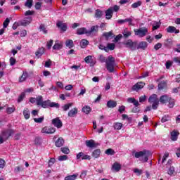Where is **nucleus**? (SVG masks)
Returning <instances> with one entry per match:
<instances>
[{
	"label": "nucleus",
	"instance_id": "f257e3e1",
	"mask_svg": "<svg viewBox=\"0 0 180 180\" xmlns=\"http://www.w3.org/2000/svg\"><path fill=\"white\" fill-rule=\"evenodd\" d=\"M115 65H116V60L115 57L109 56L105 60V67L109 72H115Z\"/></svg>",
	"mask_w": 180,
	"mask_h": 180
},
{
	"label": "nucleus",
	"instance_id": "f03ea898",
	"mask_svg": "<svg viewBox=\"0 0 180 180\" xmlns=\"http://www.w3.org/2000/svg\"><path fill=\"white\" fill-rule=\"evenodd\" d=\"M32 20H33L32 17H25L23 20H21L19 22H14L12 28L13 29V30H16L18 27H19V26H27V25H30Z\"/></svg>",
	"mask_w": 180,
	"mask_h": 180
},
{
	"label": "nucleus",
	"instance_id": "7ed1b4c3",
	"mask_svg": "<svg viewBox=\"0 0 180 180\" xmlns=\"http://www.w3.org/2000/svg\"><path fill=\"white\" fill-rule=\"evenodd\" d=\"M149 155H150V153H148V151L147 150H143V151L135 153V158H141L140 160L143 162H147L148 161Z\"/></svg>",
	"mask_w": 180,
	"mask_h": 180
},
{
	"label": "nucleus",
	"instance_id": "20e7f679",
	"mask_svg": "<svg viewBox=\"0 0 180 180\" xmlns=\"http://www.w3.org/2000/svg\"><path fill=\"white\" fill-rule=\"evenodd\" d=\"M148 102L149 103H153L152 108L154 110H156V109L158 108V105H160V99H158L157 94L151 95L148 98Z\"/></svg>",
	"mask_w": 180,
	"mask_h": 180
},
{
	"label": "nucleus",
	"instance_id": "39448f33",
	"mask_svg": "<svg viewBox=\"0 0 180 180\" xmlns=\"http://www.w3.org/2000/svg\"><path fill=\"white\" fill-rule=\"evenodd\" d=\"M41 106V108H44V109H47V108H56V109H58V108H60V104L58 103L51 102L50 100H46L43 101Z\"/></svg>",
	"mask_w": 180,
	"mask_h": 180
},
{
	"label": "nucleus",
	"instance_id": "423d86ee",
	"mask_svg": "<svg viewBox=\"0 0 180 180\" xmlns=\"http://www.w3.org/2000/svg\"><path fill=\"white\" fill-rule=\"evenodd\" d=\"M135 33V36H139V37H144V36H147L148 33V29L146 27H141L139 29L134 30Z\"/></svg>",
	"mask_w": 180,
	"mask_h": 180
},
{
	"label": "nucleus",
	"instance_id": "0eeeda50",
	"mask_svg": "<svg viewBox=\"0 0 180 180\" xmlns=\"http://www.w3.org/2000/svg\"><path fill=\"white\" fill-rule=\"evenodd\" d=\"M124 46L127 47V49H130L132 51L136 50V46H137V41H134L131 39H128L123 42Z\"/></svg>",
	"mask_w": 180,
	"mask_h": 180
},
{
	"label": "nucleus",
	"instance_id": "6e6552de",
	"mask_svg": "<svg viewBox=\"0 0 180 180\" xmlns=\"http://www.w3.org/2000/svg\"><path fill=\"white\" fill-rule=\"evenodd\" d=\"M13 133H15V131H13V129H7V130L3 131L1 132V136L4 140V142L6 141V140L9 139L10 136H12V134H13Z\"/></svg>",
	"mask_w": 180,
	"mask_h": 180
},
{
	"label": "nucleus",
	"instance_id": "1a4fd4ad",
	"mask_svg": "<svg viewBox=\"0 0 180 180\" xmlns=\"http://www.w3.org/2000/svg\"><path fill=\"white\" fill-rule=\"evenodd\" d=\"M41 133H45V134H53L56 133V128L52 127H45L42 128Z\"/></svg>",
	"mask_w": 180,
	"mask_h": 180
},
{
	"label": "nucleus",
	"instance_id": "9d476101",
	"mask_svg": "<svg viewBox=\"0 0 180 180\" xmlns=\"http://www.w3.org/2000/svg\"><path fill=\"white\" fill-rule=\"evenodd\" d=\"M52 124L57 127V129H61L63 127V122L60 120V117H56L52 120Z\"/></svg>",
	"mask_w": 180,
	"mask_h": 180
},
{
	"label": "nucleus",
	"instance_id": "9b49d317",
	"mask_svg": "<svg viewBox=\"0 0 180 180\" xmlns=\"http://www.w3.org/2000/svg\"><path fill=\"white\" fill-rule=\"evenodd\" d=\"M148 46L147 41H140L139 44H136V49L137 50H146Z\"/></svg>",
	"mask_w": 180,
	"mask_h": 180
},
{
	"label": "nucleus",
	"instance_id": "f8f14e48",
	"mask_svg": "<svg viewBox=\"0 0 180 180\" xmlns=\"http://www.w3.org/2000/svg\"><path fill=\"white\" fill-rule=\"evenodd\" d=\"M145 85L146 84L143 82H138L132 86V91H139V89H142V88H144Z\"/></svg>",
	"mask_w": 180,
	"mask_h": 180
},
{
	"label": "nucleus",
	"instance_id": "ddd939ff",
	"mask_svg": "<svg viewBox=\"0 0 180 180\" xmlns=\"http://www.w3.org/2000/svg\"><path fill=\"white\" fill-rule=\"evenodd\" d=\"M169 98L171 97L168 95L161 96L159 99V102H160V103H162V105L165 103H168V101H169Z\"/></svg>",
	"mask_w": 180,
	"mask_h": 180
},
{
	"label": "nucleus",
	"instance_id": "4468645a",
	"mask_svg": "<svg viewBox=\"0 0 180 180\" xmlns=\"http://www.w3.org/2000/svg\"><path fill=\"white\" fill-rule=\"evenodd\" d=\"M56 26H57V27L60 29V30H62V32H67V24L63 23V22H61V21H58L56 23Z\"/></svg>",
	"mask_w": 180,
	"mask_h": 180
},
{
	"label": "nucleus",
	"instance_id": "2eb2a0df",
	"mask_svg": "<svg viewBox=\"0 0 180 180\" xmlns=\"http://www.w3.org/2000/svg\"><path fill=\"white\" fill-rule=\"evenodd\" d=\"M85 63L90 64V67H94L95 65V60L92 59V56H88L84 58Z\"/></svg>",
	"mask_w": 180,
	"mask_h": 180
},
{
	"label": "nucleus",
	"instance_id": "dca6fc26",
	"mask_svg": "<svg viewBox=\"0 0 180 180\" xmlns=\"http://www.w3.org/2000/svg\"><path fill=\"white\" fill-rule=\"evenodd\" d=\"M64 139H63V137H60L55 141V146L58 148L63 147V146H64Z\"/></svg>",
	"mask_w": 180,
	"mask_h": 180
},
{
	"label": "nucleus",
	"instance_id": "f3484780",
	"mask_svg": "<svg viewBox=\"0 0 180 180\" xmlns=\"http://www.w3.org/2000/svg\"><path fill=\"white\" fill-rule=\"evenodd\" d=\"M113 16V8H109L106 11H105V19H112V17Z\"/></svg>",
	"mask_w": 180,
	"mask_h": 180
},
{
	"label": "nucleus",
	"instance_id": "a211bd4d",
	"mask_svg": "<svg viewBox=\"0 0 180 180\" xmlns=\"http://www.w3.org/2000/svg\"><path fill=\"white\" fill-rule=\"evenodd\" d=\"M77 114H78V108H74L73 109L70 110L68 112V116H69V117H75V116H77Z\"/></svg>",
	"mask_w": 180,
	"mask_h": 180
},
{
	"label": "nucleus",
	"instance_id": "6ab92c4d",
	"mask_svg": "<svg viewBox=\"0 0 180 180\" xmlns=\"http://www.w3.org/2000/svg\"><path fill=\"white\" fill-rule=\"evenodd\" d=\"M167 33H175L176 34L179 33V30H176V27L174 26H169L167 28Z\"/></svg>",
	"mask_w": 180,
	"mask_h": 180
},
{
	"label": "nucleus",
	"instance_id": "aec40b11",
	"mask_svg": "<svg viewBox=\"0 0 180 180\" xmlns=\"http://www.w3.org/2000/svg\"><path fill=\"white\" fill-rule=\"evenodd\" d=\"M77 34L81 36L82 34H88V30L85 27H81L77 30Z\"/></svg>",
	"mask_w": 180,
	"mask_h": 180
},
{
	"label": "nucleus",
	"instance_id": "412c9836",
	"mask_svg": "<svg viewBox=\"0 0 180 180\" xmlns=\"http://www.w3.org/2000/svg\"><path fill=\"white\" fill-rule=\"evenodd\" d=\"M86 146L89 148H96V143L94 141V140L86 141Z\"/></svg>",
	"mask_w": 180,
	"mask_h": 180
},
{
	"label": "nucleus",
	"instance_id": "4be33fe9",
	"mask_svg": "<svg viewBox=\"0 0 180 180\" xmlns=\"http://www.w3.org/2000/svg\"><path fill=\"white\" fill-rule=\"evenodd\" d=\"M178 136H179V132L176 131H173L171 132V140L172 141H176L178 140Z\"/></svg>",
	"mask_w": 180,
	"mask_h": 180
},
{
	"label": "nucleus",
	"instance_id": "5701e85b",
	"mask_svg": "<svg viewBox=\"0 0 180 180\" xmlns=\"http://www.w3.org/2000/svg\"><path fill=\"white\" fill-rule=\"evenodd\" d=\"M127 102L129 103H133L134 106H139L140 103H139V101L136 100L134 98H128L127 99Z\"/></svg>",
	"mask_w": 180,
	"mask_h": 180
},
{
	"label": "nucleus",
	"instance_id": "b1692460",
	"mask_svg": "<svg viewBox=\"0 0 180 180\" xmlns=\"http://www.w3.org/2000/svg\"><path fill=\"white\" fill-rule=\"evenodd\" d=\"M44 54V48H39L38 50L35 52V56L37 57V58H40Z\"/></svg>",
	"mask_w": 180,
	"mask_h": 180
},
{
	"label": "nucleus",
	"instance_id": "393cba45",
	"mask_svg": "<svg viewBox=\"0 0 180 180\" xmlns=\"http://www.w3.org/2000/svg\"><path fill=\"white\" fill-rule=\"evenodd\" d=\"M116 106H117V103H116L115 101L110 100L107 102V108L113 109V108H116Z\"/></svg>",
	"mask_w": 180,
	"mask_h": 180
},
{
	"label": "nucleus",
	"instance_id": "a878e982",
	"mask_svg": "<svg viewBox=\"0 0 180 180\" xmlns=\"http://www.w3.org/2000/svg\"><path fill=\"white\" fill-rule=\"evenodd\" d=\"M91 111L92 108H91V107H89V105H85L82 109V112H83V113H85L86 115H89Z\"/></svg>",
	"mask_w": 180,
	"mask_h": 180
},
{
	"label": "nucleus",
	"instance_id": "bb28decb",
	"mask_svg": "<svg viewBox=\"0 0 180 180\" xmlns=\"http://www.w3.org/2000/svg\"><path fill=\"white\" fill-rule=\"evenodd\" d=\"M99 29L98 25H94L91 27L90 30H87L88 34H92V33H96Z\"/></svg>",
	"mask_w": 180,
	"mask_h": 180
},
{
	"label": "nucleus",
	"instance_id": "cd10ccee",
	"mask_svg": "<svg viewBox=\"0 0 180 180\" xmlns=\"http://www.w3.org/2000/svg\"><path fill=\"white\" fill-rule=\"evenodd\" d=\"M61 49H63V42L58 43V41H56L53 46V49L61 50Z\"/></svg>",
	"mask_w": 180,
	"mask_h": 180
},
{
	"label": "nucleus",
	"instance_id": "c85d7f7f",
	"mask_svg": "<svg viewBox=\"0 0 180 180\" xmlns=\"http://www.w3.org/2000/svg\"><path fill=\"white\" fill-rule=\"evenodd\" d=\"M112 169H114L117 172H119V171H120V169H122V165L117 162H115L112 165Z\"/></svg>",
	"mask_w": 180,
	"mask_h": 180
},
{
	"label": "nucleus",
	"instance_id": "c756f323",
	"mask_svg": "<svg viewBox=\"0 0 180 180\" xmlns=\"http://www.w3.org/2000/svg\"><path fill=\"white\" fill-rule=\"evenodd\" d=\"M94 158H99L101 156V149H96L91 154Z\"/></svg>",
	"mask_w": 180,
	"mask_h": 180
},
{
	"label": "nucleus",
	"instance_id": "7c9ffc66",
	"mask_svg": "<svg viewBox=\"0 0 180 180\" xmlns=\"http://www.w3.org/2000/svg\"><path fill=\"white\" fill-rule=\"evenodd\" d=\"M65 46L68 47V49H72V47H74V41H72V39L66 40Z\"/></svg>",
	"mask_w": 180,
	"mask_h": 180
},
{
	"label": "nucleus",
	"instance_id": "2f4dec72",
	"mask_svg": "<svg viewBox=\"0 0 180 180\" xmlns=\"http://www.w3.org/2000/svg\"><path fill=\"white\" fill-rule=\"evenodd\" d=\"M73 103H69L67 104H65L63 106H62V109L63 112H67V110H70V108L72 106Z\"/></svg>",
	"mask_w": 180,
	"mask_h": 180
},
{
	"label": "nucleus",
	"instance_id": "473e14b6",
	"mask_svg": "<svg viewBox=\"0 0 180 180\" xmlns=\"http://www.w3.org/2000/svg\"><path fill=\"white\" fill-rule=\"evenodd\" d=\"M113 127L115 130H121L122 127H123V124L121 122H115L113 124Z\"/></svg>",
	"mask_w": 180,
	"mask_h": 180
},
{
	"label": "nucleus",
	"instance_id": "72a5a7b5",
	"mask_svg": "<svg viewBox=\"0 0 180 180\" xmlns=\"http://www.w3.org/2000/svg\"><path fill=\"white\" fill-rule=\"evenodd\" d=\"M36 102H37V105L38 106H41V105L43 104V96H39L38 97L36 98Z\"/></svg>",
	"mask_w": 180,
	"mask_h": 180
},
{
	"label": "nucleus",
	"instance_id": "f704fd0d",
	"mask_svg": "<svg viewBox=\"0 0 180 180\" xmlns=\"http://www.w3.org/2000/svg\"><path fill=\"white\" fill-rule=\"evenodd\" d=\"M78 178V174H75L73 175H69L65 177V180H75Z\"/></svg>",
	"mask_w": 180,
	"mask_h": 180
},
{
	"label": "nucleus",
	"instance_id": "c9c22d12",
	"mask_svg": "<svg viewBox=\"0 0 180 180\" xmlns=\"http://www.w3.org/2000/svg\"><path fill=\"white\" fill-rule=\"evenodd\" d=\"M23 115L25 119H29L30 117V111L28 108H25L23 111Z\"/></svg>",
	"mask_w": 180,
	"mask_h": 180
},
{
	"label": "nucleus",
	"instance_id": "e433bc0d",
	"mask_svg": "<svg viewBox=\"0 0 180 180\" xmlns=\"http://www.w3.org/2000/svg\"><path fill=\"white\" fill-rule=\"evenodd\" d=\"M25 6L30 9L33 6V0H27L25 3Z\"/></svg>",
	"mask_w": 180,
	"mask_h": 180
},
{
	"label": "nucleus",
	"instance_id": "4c0bfd02",
	"mask_svg": "<svg viewBox=\"0 0 180 180\" xmlns=\"http://www.w3.org/2000/svg\"><path fill=\"white\" fill-rule=\"evenodd\" d=\"M165 88H167V82L162 81L158 84V89H165Z\"/></svg>",
	"mask_w": 180,
	"mask_h": 180
},
{
	"label": "nucleus",
	"instance_id": "58836bf2",
	"mask_svg": "<svg viewBox=\"0 0 180 180\" xmlns=\"http://www.w3.org/2000/svg\"><path fill=\"white\" fill-rule=\"evenodd\" d=\"M168 106L169 108H173L174 106H175V100L171 97H169V99L168 101Z\"/></svg>",
	"mask_w": 180,
	"mask_h": 180
},
{
	"label": "nucleus",
	"instance_id": "ea45409f",
	"mask_svg": "<svg viewBox=\"0 0 180 180\" xmlns=\"http://www.w3.org/2000/svg\"><path fill=\"white\" fill-rule=\"evenodd\" d=\"M102 11L99 9L96 10L95 18H96L97 19H101V18H102Z\"/></svg>",
	"mask_w": 180,
	"mask_h": 180
},
{
	"label": "nucleus",
	"instance_id": "a19ab883",
	"mask_svg": "<svg viewBox=\"0 0 180 180\" xmlns=\"http://www.w3.org/2000/svg\"><path fill=\"white\" fill-rule=\"evenodd\" d=\"M88 44H89V41L88 40L82 39V41L80 42L81 47H82V48L86 47V46H88Z\"/></svg>",
	"mask_w": 180,
	"mask_h": 180
},
{
	"label": "nucleus",
	"instance_id": "79ce46f5",
	"mask_svg": "<svg viewBox=\"0 0 180 180\" xmlns=\"http://www.w3.org/2000/svg\"><path fill=\"white\" fill-rule=\"evenodd\" d=\"M39 30L41 32H43L44 34H47L48 31L46 30V26L44 24L40 25Z\"/></svg>",
	"mask_w": 180,
	"mask_h": 180
},
{
	"label": "nucleus",
	"instance_id": "37998d69",
	"mask_svg": "<svg viewBox=\"0 0 180 180\" xmlns=\"http://www.w3.org/2000/svg\"><path fill=\"white\" fill-rule=\"evenodd\" d=\"M103 36L105 38L107 39V40H108V39H110V37H113V32H105L103 34Z\"/></svg>",
	"mask_w": 180,
	"mask_h": 180
},
{
	"label": "nucleus",
	"instance_id": "c03bdc74",
	"mask_svg": "<svg viewBox=\"0 0 180 180\" xmlns=\"http://www.w3.org/2000/svg\"><path fill=\"white\" fill-rule=\"evenodd\" d=\"M141 1H139L137 2L134 3L133 4H131V8H133L134 9H136V8H139V6H141Z\"/></svg>",
	"mask_w": 180,
	"mask_h": 180
},
{
	"label": "nucleus",
	"instance_id": "a18cd8bd",
	"mask_svg": "<svg viewBox=\"0 0 180 180\" xmlns=\"http://www.w3.org/2000/svg\"><path fill=\"white\" fill-rule=\"evenodd\" d=\"M122 34H124V37L125 38L129 37V36H131V32L127 30V29L124 30Z\"/></svg>",
	"mask_w": 180,
	"mask_h": 180
},
{
	"label": "nucleus",
	"instance_id": "49530a36",
	"mask_svg": "<svg viewBox=\"0 0 180 180\" xmlns=\"http://www.w3.org/2000/svg\"><path fill=\"white\" fill-rule=\"evenodd\" d=\"M27 78V72H23L22 76L20 78V82H23L26 81V79Z\"/></svg>",
	"mask_w": 180,
	"mask_h": 180
},
{
	"label": "nucleus",
	"instance_id": "de8ad7c7",
	"mask_svg": "<svg viewBox=\"0 0 180 180\" xmlns=\"http://www.w3.org/2000/svg\"><path fill=\"white\" fill-rule=\"evenodd\" d=\"M115 47H116V46L115 45V44L112 43H108L107 44V49H108V51H109V50L112 51V50H115Z\"/></svg>",
	"mask_w": 180,
	"mask_h": 180
},
{
	"label": "nucleus",
	"instance_id": "09e8293b",
	"mask_svg": "<svg viewBox=\"0 0 180 180\" xmlns=\"http://www.w3.org/2000/svg\"><path fill=\"white\" fill-rule=\"evenodd\" d=\"M105 154H107V155H115V150L112 148H108L105 150Z\"/></svg>",
	"mask_w": 180,
	"mask_h": 180
},
{
	"label": "nucleus",
	"instance_id": "8fccbe9b",
	"mask_svg": "<svg viewBox=\"0 0 180 180\" xmlns=\"http://www.w3.org/2000/svg\"><path fill=\"white\" fill-rule=\"evenodd\" d=\"M34 144H36V146H40V144H41V138L37 136L35 138L34 141Z\"/></svg>",
	"mask_w": 180,
	"mask_h": 180
},
{
	"label": "nucleus",
	"instance_id": "3c124183",
	"mask_svg": "<svg viewBox=\"0 0 180 180\" xmlns=\"http://www.w3.org/2000/svg\"><path fill=\"white\" fill-rule=\"evenodd\" d=\"M169 175H174L175 174V168L174 167H170L167 171Z\"/></svg>",
	"mask_w": 180,
	"mask_h": 180
},
{
	"label": "nucleus",
	"instance_id": "603ef678",
	"mask_svg": "<svg viewBox=\"0 0 180 180\" xmlns=\"http://www.w3.org/2000/svg\"><path fill=\"white\" fill-rule=\"evenodd\" d=\"M60 151H62L63 154H70V148H68V147L61 148Z\"/></svg>",
	"mask_w": 180,
	"mask_h": 180
},
{
	"label": "nucleus",
	"instance_id": "864d4df0",
	"mask_svg": "<svg viewBox=\"0 0 180 180\" xmlns=\"http://www.w3.org/2000/svg\"><path fill=\"white\" fill-rule=\"evenodd\" d=\"M9 23H11V20H9V18H6L4 23H3V27L6 29V27H8Z\"/></svg>",
	"mask_w": 180,
	"mask_h": 180
},
{
	"label": "nucleus",
	"instance_id": "5fc2aeb1",
	"mask_svg": "<svg viewBox=\"0 0 180 180\" xmlns=\"http://www.w3.org/2000/svg\"><path fill=\"white\" fill-rule=\"evenodd\" d=\"M68 160V156L66 155H60L58 157L59 161H67Z\"/></svg>",
	"mask_w": 180,
	"mask_h": 180
},
{
	"label": "nucleus",
	"instance_id": "6e6d98bb",
	"mask_svg": "<svg viewBox=\"0 0 180 180\" xmlns=\"http://www.w3.org/2000/svg\"><path fill=\"white\" fill-rule=\"evenodd\" d=\"M44 120V117H41L39 118H34V121L35 123H43V121Z\"/></svg>",
	"mask_w": 180,
	"mask_h": 180
},
{
	"label": "nucleus",
	"instance_id": "4d7b16f0",
	"mask_svg": "<svg viewBox=\"0 0 180 180\" xmlns=\"http://www.w3.org/2000/svg\"><path fill=\"white\" fill-rule=\"evenodd\" d=\"M124 22H128L129 26H134V24H133V18H126L124 19Z\"/></svg>",
	"mask_w": 180,
	"mask_h": 180
},
{
	"label": "nucleus",
	"instance_id": "13d9d810",
	"mask_svg": "<svg viewBox=\"0 0 180 180\" xmlns=\"http://www.w3.org/2000/svg\"><path fill=\"white\" fill-rule=\"evenodd\" d=\"M25 96H26V94L25 93H22L19 97H18V103H20L22 102V101H23V99H25Z\"/></svg>",
	"mask_w": 180,
	"mask_h": 180
},
{
	"label": "nucleus",
	"instance_id": "bf43d9fd",
	"mask_svg": "<svg viewBox=\"0 0 180 180\" xmlns=\"http://www.w3.org/2000/svg\"><path fill=\"white\" fill-rule=\"evenodd\" d=\"M20 171H23V168L20 166H17L14 168V172L15 174H19Z\"/></svg>",
	"mask_w": 180,
	"mask_h": 180
},
{
	"label": "nucleus",
	"instance_id": "052dcab7",
	"mask_svg": "<svg viewBox=\"0 0 180 180\" xmlns=\"http://www.w3.org/2000/svg\"><path fill=\"white\" fill-rule=\"evenodd\" d=\"M24 15H25V16H32V15H34V11L28 10V11H27L24 13Z\"/></svg>",
	"mask_w": 180,
	"mask_h": 180
},
{
	"label": "nucleus",
	"instance_id": "680f3d73",
	"mask_svg": "<svg viewBox=\"0 0 180 180\" xmlns=\"http://www.w3.org/2000/svg\"><path fill=\"white\" fill-rule=\"evenodd\" d=\"M53 43H54V41L53 39H50V41L47 42L46 46L49 50L51 49V46H53Z\"/></svg>",
	"mask_w": 180,
	"mask_h": 180
},
{
	"label": "nucleus",
	"instance_id": "e2e57ef3",
	"mask_svg": "<svg viewBox=\"0 0 180 180\" xmlns=\"http://www.w3.org/2000/svg\"><path fill=\"white\" fill-rule=\"evenodd\" d=\"M170 117L168 115H165L162 117L161 122L162 123H165V122H168L169 120Z\"/></svg>",
	"mask_w": 180,
	"mask_h": 180
},
{
	"label": "nucleus",
	"instance_id": "0e129e2a",
	"mask_svg": "<svg viewBox=\"0 0 180 180\" xmlns=\"http://www.w3.org/2000/svg\"><path fill=\"white\" fill-rule=\"evenodd\" d=\"M6 112L7 113H8V115H11V113H13V112H15V108L14 107L8 108L6 109Z\"/></svg>",
	"mask_w": 180,
	"mask_h": 180
},
{
	"label": "nucleus",
	"instance_id": "69168bd1",
	"mask_svg": "<svg viewBox=\"0 0 180 180\" xmlns=\"http://www.w3.org/2000/svg\"><path fill=\"white\" fill-rule=\"evenodd\" d=\"M34 6H35V9L37 11H39L41 8V3L38 1V2L35 3Z\"/></svg>",
	"mask_w": 180,
	"mask_h": 180
},
{
	"label": "nucleus",
	"instance_id": "338daca9",
	"mask_svg": "<svg viewBox=\"0 0 180 180\" xmlns=\"http://www.w3.org/2000/svg\"><path fill=\"white\" fill-rule=\"evenodd\" d=\"M134 172L135 174H137V175H141V174H143V170H142V169H137V168H135V169H134Z\"/></svg>",
	"mask_w": 180,
	"mask_h": 180
},
{
	"label": "nucleus",
	"instance_id": "774afa93",
	"mask_svg": "<svg viewBox=\"0 0 180 180\" xmlns=\"http://www.w3.org/2000/svg\"><path fill=\"white\" fill-rule=\"evenodd\" d=\"M56 162L55 158H51L48 162L49 167H52V165Z\"/></svg>",
	"mask_w": 180,
	"mask_h": 180
}]
</instances>
